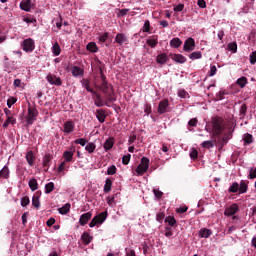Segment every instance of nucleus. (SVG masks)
<instances>
[{
  "instance_id": "nucleus-1",
  "label": "nucleus",
  "mask_w": 256,
  "mask_h": 256,
  "mask_svg": "<svg viewBox=\"0 0 256 256\" xmlns=\"http://www.w3.org/2000/svg\"><path fill=\"white\" fill-rule=\"evenodd\" d=\"M100 79L102 83L100 85L94 83L95 88L103 92L104 99H107V101H110L111 103H115V101H117L115 90L113 89V85L107 83V77L103 73L102 69H100Z\"/></svg>"
},
{
  "instance_id": "nucleus-2",
  "label": "nucleus",
  "mask_w": 256,
  "mask_h": 256,
  "mask_svg": "<svg viewBox=\"0 0 256 256\" xmlns=\"http://www.w3.org/2000/svg\"><path fill=\"white\" fill-rule=\"evenodd\" d=\"M92 99L94 101V105H96V107H104V105L106 107H111V101H108L107 99L103 100V97H101V94L97 93V91H93L92 92Z\"/></svg>"
},
{
  "instance_id": "nucleus-3",
  "label": "nucleus",
  "mask_w": 256,
  "mask_h": 256,
  "mask_svg": "<svg viewBox=\"0 0 256 256\" xmlns=\"http://www.w3.org/2000/svg\"><path fill=\"white\" fill-rule=\"evenodd\" d=\"M212 131L214 137H219L223 133V119L214 118L212 120Z\"/></svg>"
},
{
  "instance_id": "nucleus-4",
  "label": "nucleus",
  "mask_w": 256,
  "mask_h": 256,
  "mask_svg": "<svg viewBox=\"0 0 256 256\" xmlns=\"http://www.w3.org/2000/svg\"><path fill=\"white\" fill-rule=\"evenodd\" d=\"M107 217H108L107 211L94 216L91 222L89 223V227L93 228L96 225H101L105 223V221L107 220Z\"/></svg>"
},
{
  "instance_id": "nucleus-5",
  "label": "nucleus",
  "mask_w": 256,
  "mask_h": 256,
  "mask_svg": "<svg viewBox=\"0 0 256 256\" xmlns=\"http://www.w3.org/2000/svg\"><path fill=\"white\" fill-rule=\"evenodd\" d=\"M37 115H39V111L35 107H28V115L26 117L27 125H33L37 119Z\"/></svg>"
},
{
  "instance_id": "nucleus-6",
  "label": "nucleus",
  "mask_w": 256,
  "mask_h": 256,
  "mask_svg": "<svg viewBox=\"0 0 256 256\" xmlns=\"http://www.w3.org/2000/svg\"><path fill=\"white\" fill-rule=\"evenodd\" d=\"M147 169H149V158L142 157L141 163L138 165L136 172L138 175H143L147 173Z\"/></svg>"
},
{
  "instance_id": "nucleus-7",
  "label": "nucleus",
  "mask_w": 256,
  "mask_h": 256,
  "mask_svg": "<svg viewBox=\"0 0 256 256\" xmlns=\"http://www.w3.org/2000/svg\"><path fill=\"white\" fill-rule=\"evenodd\" d=\"M46 81H48L50 85H55L56 87H61V85H63V81L61 80V77L51 73H49L46 76Z\"/></svg>"
},
{
  "instance_id": "nucleus-8",
  "label": "nucleus",
  "mask_w": 256,
  "mask_h": 256,
  "mask_svg": "<svg viewBox=\"0 0 256 256\" xmlns=\"http://www.w3.org/2000/svg\"><path fill=\"white\" fill-rule=\"evenodd\" d=\"M23 51L33 53L35 50V41L31 38L25 39L22 43Z\"/></svg>"
},
{
  "instance_id": "nucleus-9",
  "label": "nucleus",
  "mask_w": 256,
  "mask_h": 256,
  "mask_svg": "<svg viewBox=\"0 0 256 256\" xmlns=\"http://www.w3.org/2000/svg\"><path fill=\"white\" fill-rule=\"evenodd\" d=\"M158 113L159 115H165V113H169V100L163 99L159 102Z\"/></svg>"
},
{
  "instance_id": "nucleus-10",
  "label": "nucleus",
  "mask_w": 256,
  "mask_h": 256,
  "mask_svg": "<svg viewBox=\"0 0 256 256\" xmlns=\"http://www.w3.org/2000/svg\"><path fill=\"white\" fill-rule=\"evenodd\" d=\"M195 49V39L192 37H189L185 40L183 50L186 51V53H189L191 51H194Z\"/></svg>"
},
{
  "instance_id": "nucleus-11",
  "label": "nucleus",
  "mask_w": 256,
  "mask_h": 256,
  "mask_svg": "<svg viewBox=\"0 0 256 256\" xmlns=\"http://www.w3.org/2000/svg\"><path fill=\"white\" fill-rule=\"evenodd\" d=\"M51 161H53V155L51 154H45L42 159V165L45 168L44 171H49V168L51 167Z\"/></svg>"
},
{
  "instance_id": "nucleus-12",
  "label": "nucleus",
  "mask_w": 256,
  "mask_h": 256,
  "mask_svg": "<svg viewBox=\"0 0 256 256\" xmlns=\"http://www.w3.org/2000/svg\"><path fill=\"white\" fill-rule=\"evenodd\" d=\"M237 211H239V205L234 203L230 207L225 209L224 215L226 217H233V215H235V213H237Z\"/></svg>"
},
{
  "instance_id": "nucleus-13",
  "label": "nucleus",
  "mask_w": 256,
  "mask_h": 256,
  "mask_svg": "<svg viewBox=\"0 0 256 256\" xmlns=\"http://www.w3.org/2000/svg\"><path fill=\"white\" fill-rule=\"evenodd\" d=\"M92 217H93V213H91V212L82 214L79 218V223H80L81 227H85V224L89 223V221L91 220Z\"/></svg>"
},
{
  "instance_id": "nucleus-14",
  "label": "nucleus",
  "mask_w": 256,
  "mask_h": 256,
  "mask_svg": "<svg viewBox=\"0 0 256 256\" xmlns=\"http://www.w3.org/2000/svg\"><path fill=\"white\" fill-rule=\"evenodd\" d=\"M159 43V36L153 35L149 39L146 40V44L151 47V49H155Z\"/></svg>"
},
{
  "instance_id": "nucleus-15",
  "label": "nucleus",
  "mask_w": 256,
  "mask_h": 256,
  "mask_svg": "<svg viewBox=\"0 0 256 256\" xmlns=\"http://www.w3.org/2000/svg\"><path fill=\"white\" fill-rule=\"evenodd\" d=\"M170 59H172V61H175V63H186L187 62V58L181 54H170Z\"/></svg>"
},
{
  "instance_id": "nucleus-16",
  "label": "nucleus",
  "mask_w": 256,
  "mask_h": 256,
  "mask_svg": "<svg viewBox=\"0 0 256 256\" xmlns=\"http://www.w3.org/2000/svg\"><path fill=\"white\" fill-rule=\"evenodd\" d=\"M73 131H75V122L74 121H66L64 123V133H73Z\"/></svg>"
},
{
  "instance_id": "nucleus-17",
  "label": "nucleus",
  "mask_w": 256,
  "mask_h": 256,
  "mask_svg": "<svg viewBox=\"0 0 256 256\" xmlns=\"http://www.w3.org/2000/svg\"><path fill=\"white\" fill-rule=\"evenodd\" d=\"M198 235H199V237H201V239H209V237H211V235H213V231H211V229L202 228L198 232Z\"/></svg>"
},
{
  "instance_id": "nucleus-18",
  "label": "nucleus",
  "mask_w": 256,
  "mask_h": 256,
  "mask_svg": "<svg viewBox=\"0 0 256 256\" xmlns=\"http://www.w3.org/2000/svg\"><path fill=\"white\" fill-rule=\"evenodd\" d=\"M74 153H75V148H70V151H64L63 153L64 161H66V163H71V161H73Z\"/></svg>"
},
{
  "instance_id": "nucleus-19",
  "label": "nucleus",
  "mask_w": 256,
  "mask_h": 256,
  "mask_svg": "<svg viewBox=\"0 0 256 256\" xmlns=\"http://www.w3.org/2000/svg\"><path fill=\"white\" fill-rule=\"evenodd\" d=\"M96 119H98L99 123H105V119H107V114H105V110L97 109Z\"/></svg>"
},
{
  "instance_id": "nucleus-20",
  "label": "nucleus",
  "mask_w": 256,
  "mask_h": 256,
  "mask_svg": "<svg viewBox=\"0 0 256 256\" xmlns=\"http://www.w3.org/2000/svg\"><path fill=\"white\" fill-rule=\"evenodd\" d=\"M71 73L73 77H81L85 74V71L79 66H73L71 68Z\"/></svg>"
},
{
  "instance_id": "nucleus-21",
  "label": "nucleus",
  "mask_w": 256,
  "mask_h": 256,
  "mask_svg": "<svg viewBox=\"0 0 256 256\" xmlns=\"http://www.w3.org/2000/svg\"><path fill=\"white\" fill-rule=\"evenodd\" d=\"M113 145H115V138L110 137L104 142L103 148L105 151H110V149H113Z\"/></svg>"
},
{
  "instance_id": "nucleus-22",
  "label": "nucleus",
  "mask_w": 256,
  "mask_h": 256,
  "mask_svg": "<svg viewBox=\"0 0 256 256\" xmlns=\"http://www.w3.org/2000/svg\"><path fill=\"white\" fill-rule=\"evenodd\" d=\"M82 87H84V89H86V91H88V93H93L95 90H93V88H91V81H89V79L87 78H83L80 81Z\"/></svg>"
},
{
  "instance_id": "nucleus-23",
  "label": "nucleus",
  "mask_w": 256,
  "mask_h": 256,
  "mask_svg": "<svg viewBox=\"0 0 256 256\" xmlns=\"http://www.w3.org/2000/svg\"><path fill=\"white\" fill-rule=\"evenodd\" d=\"M127 41V36L123 33H119L115 36V43H118V45H123V43H127Z\"/></svg>"
},
{
  "instance_id": "nucleus-24",
  "label": "nucleus",
  "mask_w": 256,
  "mask_h": 256,
  "mask_svg": "<svg viewBox=\"0 0 256 256\" xmlns=\"http://www.w3.org/2000/svg\"><path fill=\"white\" fill-rule=\"evenodd\" d=\"M81 241H83L84 245H89L93 241V236L89 235V232H83Z\"/></svg>"
},
{
  "instance_id": "nucleus-25",
  "label": "nucleus",
  "mask_w": 256,
  "mask_h": 256,
  "mask_svg": "<svg viewBox=\"0 0 256 256\" xmlns=\"http://www.w3.org/2000/svg\"><path fill=\"white\" fill-rule=\"evenodd\" d=\"M26 161L30 167H33V164L35 163V155L33 154V151H28L26 154Z\"/></svg>"
},
{
  "instance_id": "nucleus-26",
  "label": "nucleus",
  "mask_w": 256,
  "mask_h": 256,
  "mask_svg": "<svg viewBox=\"0 0 256 256\" xmlns=\"http://www.w3.org/2000/svg\"><path fill=\"white\" fill-rule=\"evenodd\" d=\"M168 57L166 53H161L156 58V63H159V65H165V62L168 61Z\"/></svg>"
},
{
  "instance_id": "nucleus-27",
  "label": "nucleus",
  "mask_w": 256,
  "mask_h": 256,
  "mask_svg": "<svg viewBox=\"0 0 256 256\" xmlns=\"http://www.w3.org/2000/svg\"><path fill=\"white\" fill-rule=\"evenodd\" d=\"M249 189V186L245 183V181L241 180L240 185L238 184V191L240 195H243V193H247Z\"/></svg>"
},
{
  "instance_id": "nucleus-28",
  "label": "nucleus",
  "mask_w": 256,
  "mask_h": 256,
  "mask_svg": "<svg viewBox=\"0 0 256 256\" xmlns=\"http://www.w3.org/2000/svg\"><path fill=\"white\" fill-rule=\"evenodd\" d=\"M20 9L27 12L31 11V0H25L24 2H21Z\"/></svg>"
},
{
  "instance_id": "nucleus-29",
  "label": "nucleus",
  "mask_w": 256,
  "mask_h": 256,
  "mask_svg": "<svg viewBox=\"0 0 256 256\" xmlns=\"http://www.w3.org/2000/svg\"><path fill=\"white\" fill-rule=\"evenodd\" d=\"M87 51H90V53H97L99 51V48L97 47V44L95 42H89L86 45Z\"/></svg>"
},
{
  "instance_id": "nucleus-30",
  "label": "nucleus",
  "mask_w": 256,
  "mask_h": 256,
  "mask_svg": "<svg viewBox=\"0 0 256 256\" xmlns=\"http://www.w3.org/2000/svg\"><path fill=\"white\" fill-rule=\"evenodd\" d=\"M183 45V41H181L179 38H173L170 40V47H174L175 49H179Z\"/></svg>"
},
{
  "instance_id": "nucleus-31",
  "label": "nucleus",
  "mask_w": 256,
  "mask_h": 256,
  "mask_svg": "<svg viewBox=\"0 0 256 256\" xmlns=\"http://www.w3.org/2000/svg\"><path fill=\"white\" fill-rule=\"evenodd\" d=\"M17 123V119L13 118L12 116H8L7 120L3 123V128L7 129L9 125H15Z\"/></svg>"
},
{
  "instance_id": "nucleus-32",
  "label": "nucleus",
  "mask_w": 256,
  "mask_h": 256,
  "mask_svg": "<svg viewBox=\"0 0 256 256\" xmlns=\"http://www.w3.org/2000/svg\"><path fill=\"white\" fill-rule=\"evenodd\" d=\"M9 167L8 166H4L1 170H0V179H9Z\"/></svg>"
},
{
  "instance_id": "nucleus-33",
  "label": "nucleus",
  "mask_w": 256,
  "mask_h": 256,
  "mask_svg": "<svg viewBox=\"0 0 256 256\" xmlns=\"http://www.w3.org/2000/svg\"><path fill=\"white\" fill-rule=\"evenodd\" d=\"M60 215H67L71 211V204L66 203L64 206L58 209Z\"/></svg>"
},
{
  "instance_id": "nucleus-34",
  "label": "nucleus",
  "mask_w": 256,
  "mask_h": 256,
  "mask_svg": "<svg viewBox=\"0 0 256 256\" xmlns=\"http://www.w3.org/2000/svg\"><path fill=\"white\" fill-rule=\"evenodd\" d=\"M95 149H97V145H95L93 142H88L85 146V151L90 154L95 153Z\"/></svg>"
},
{
  "instance_id": "nucleus-35",
  "label": "nucleus",
  "mask_w": 256,
  "mask_h": 256,
  "mask_svg": "<svg viewBox=\"0 0 256 256\" xmlns=\"http://www.w3.org/2000/svg\"><path fill=\"white\" fill-rule=\"evenodd\" d=\"M111 187H113V181L107 178L104 185V193H111Z\"/></svg>"
},
{
  "instance_id": "nucleus-36",
  "label": "nucleus",
  "mask_w": 256,
  "mask_h": 256,
  "mask_svg": "<svg viewBox=\"0 0 256 256\" xmlns=\"http://www.w3.org/2000/svg\"><path fill=\"white\" fill-rule=\"evenodd\" d=\"M28 185L31 191H37L39 189V183H37V179L33 178L28 182Z\"/></svg>"
},
{
  "instance_id": "nucleus-37",
  "label": "nucleus",
  "mask_w": 256,
  "mask_h": 256,
  "mask_svg": "<svg viewBox=\"0 0 256 256\" xmlns=\"http://www.w3.org/2000/svg\"><path fill=\"white\" fill-rule=\"evenodd\" d=\"M237 85H239V87L241 89L245 88V85H247L248 83V80H247V77L245 76H242L240 77L237 81H236Z\"/></svg>"
},
{
  "instance_id": "nucleus-38",
  "label": "nucleus",
  "mask_w": 256,
  "mask_h": 256,
  "mask_svg": "<svg viewBox=\"0 0 256 256\" xmlns=\"http://www.w3.org/2000/svg\"><path fill=\"white\" fill-rule=\"evenodd\" d=\"M53 191H55V183L53 182H49L45 185V193L49 194V193H53Z\"/></svg>"
},
{
  "instance_id": "nucleus-39",
  "label": "nucleus",
  "mask_w": 256,
  "mask_h": 256,
  "mask_svg": "<svg viewBox=\"0 0 256 256\" xmlns=\"http://www.w3.org/2000/svg\"><path fill=\"white\" fill-rule=\"evenodd\" d=\"M52 53L55 55V57H58V55H61V46H59V43H55L52 47Z\"/></svg>"
},
{
  "instance_id": "nucleus-40",
  "label": "nucleus",
  "mask_w": 256,
  "mask_h": 256,
  "mask_svg": "<svg viewBox=\"0 0 256 256\" xmlns=\"http://www.w3.org/2000/svg\"><path fill=\"white\" fill-rule=\"evenodd\" d=\"M165 223H168L170 227H175V225H177V220H175V217L173 216H167L165 218Z\"/></svg>"
},
{
  "instance_id": "nucleus-41",
  "label": "nucleus",
  "mask_w": 256,
  "mask_h": 256,
  "mask_svg": "<svg viewBox=\"0 0 256 256\" xmlns=\"http://www.w3.org/2000/svg\"><path fill=\"white\" fill-rule=\"evenodd\" d=\"M237 191H239V183L233 182L228 189V193H237Z\"/></svg>"
},
{
  "instance_id": "nucleus-42",
  "label": "nucleus",
  "mask_w": 256,
  "mask_h": 256,
  "mask_svg": "<svg viewBox=\"0 0 256 256\" xmlns=\"http://www.w3.org/2000/svg\"><path fill=\"white\" fill-rule=\"evenodd\" d=\"M203 57V55L201 54V52L197 51V52H192L189 55V58L192 59V61H195V59H201Z\"/></svg>"
},
{
  "instance_id": "nucleus-43",
  "label": "nucleus",
  "mask_w": 256,
  "mask_h": 256,
  "mask_svg": "<svg viewBox=\"0 0 256 256\" xmlns=\"http://www.w3.org/2000/svg\"><path fill=\"white\" fill-rule=\"evenodd\" d=\"M76 145H81V147H85L87 145V139L85 138H78L74 141Z\"/></svg>"
},
{
  "instance_id": "nucleus-44",
  "label": "nucleus",
  "mask_w": 256,
  "mask_h": 256,
  "mask_svg": "<svg viewBox=\"0 0 256 256\" xmlns=\"http://www.w3.org/2000/svg\"><path fill=\"white\" fill-rule=\"evenodd\" d=\"M201 146L203 147V149H211L213 147V141H204L202 142Z\"/></svg>"
},
{
  "instance_id": "nucleus-45",
  "label": "nucleus",
  "mask_w": 256,
  "mask_h": 256,
  "mask_svg": "<svg viewBox=\"0 0 256 256\" xmlns=\"http://www.w3.org/2000/svg\"><path fill=\"white\" fill-rule=\"evenodd\" d=\"M149 31H151V22H149V20H146L143 25V32L149 33Z\"/></svg>"
},
{
  "instance_id": "nucleus-46",
  "label": "nucleus",
  "mask_w": 256,
  "mask_h": 256,
  "mask_svg": "<svg viewBox=\"0 0 256 256\" xmlns=\"http://www.w3.org/2000/svg\"><path fill=\"white\" fill-rule=\"evenodd\" d=\"M228 50L232 51V53H237V42L229 43Z\"/></svg>"
},
{
  "instance_id": "nucleus-47",
  "label": "nucleus",
  "mask_w": 256,
  "mask_h": 256,
  "mask_svg": "<svg viewBox=\"0 0 256 256\" xmlns=\"http://www.w3.org/2000/svg\"><path fill=\"white\" fill-rule=\"evenodd\" d=\"M32 205H33V207H35L36 209H39V208L41 207V202L39 201V198L33 197V198H32Z\"/></svg>"
},
{
  "instance_id": "nucleus-48",
  "label": "nucleus",
  "mask_w": 256,
  "mask_h": 256,
  "mask_svg": "<svg viewBox=\"0 0 256 256\" xmlns=\"http://www.w3.org/2000/svg\"><path fill=\"white\" fill-rule=\"evenodd\" d=\"M107 39H109V33H107V32H105L104 34H102L98 37V41L100 43H105V41H107Z\"/></svg>"
},
{
  "instance_id": "nucleus-49",
  "label": "nucleus",
  "mask_w": 256,
  "mask_h": 256,
  "mask_svg": "<svg viewBox=\"0 0 256 256\" xmlns=\"http://www.w3.org/2000/svg\"><path fill=\"white\" fill-rule=\"evenodd\" d=\"M244 143H246L247 145H251V143H253V135L246 134V136L244 137Z\"/></svg>"
},
{
  "instance_id": "nucleus-50",
  "label": "nucleus",
  "mask_w": 256,
  "mask_h": 256,
  "mask_svg": "<svg viewBox=\"0 0 256 256\" xmlns=\"http://www.w3.org/2000/svg\"><path fill=\"white\" fill-rule=\"evenodd\" d=\"M115 173H117V167L115 165H112L107 169V175H115Z\"/></svg>"
},
{
  "instance_id": "nucleus-51",
  "label": "nucleus",
  "mask_w": 256,
  "mask_h": 256,
  "mask_svg": "<svg viewBox=\"0 0 256 256\" xmlns=\"http://www.w3.org/2000/svg\"><path fill=\"white\" fill-rule=\"evenodd\" d=\"M15 103H17V98L15 97H11L7 100V106L9 107V109H11V107H13Z\"/></svg>"
},
{
  "instance_id": "nucleus-52",
  "label": "nucleus",
  "mask_w": 256,
  "mask_h": 256,
  "mask_svg": "<svg viewBox=\"0 0 256 256\" xmlns=\"http://www.w3.org/2000/svg\"><path fill=\"white\" fill-rule=\"evenodd\" d=\"M163 219H165V212H158L156 215V220L159 223H163Z\"/></svg>"
},
{
  "instance_id": "nucleus-53",
  "label": "nucleus",
  "mask_w": 256,
  "mask_h": 256,
  "mask_svg": "<svg viewBox=\"0 0 256 256\" xmlns=\"http://www.w3.org/2000/svg\"><path fill=\"white\" fill-rule=\"evenodd\" d=\"M240 115L245 117L247 115V104H242L240 107Z\"/></svg>"
},
{
  "instance_id": "nucleus-54",
  "label": "nucleus",
  "mask_w": 256,
  "mask_h": 256,
  "mask_svg": "<svg viewBox=\"0 0 256 256\" xmlns=\"http://www.w3.org/2000/svg\"><path fill=\"white\" fill-rule=\"evenodd\" d=\"M129 161H131V154L124 155L122 157V163L123 165H129Z\"/></svg>"
},
{
  "instance_id": "nucleus-55",
  "label": "nucleus",
  "mask_w": 256,
  "mask_h": 256,
  "mask_svg": "<svg viewBox=\"0 0 256 256\" xmlns=\"http://www.w3.org/2000/svg\"><path fill=\"white\" fill-rule=\"evenodd\" d=\"M197 123H199V120L197 118H192L188 122V126L190 127H197Z\"/></svg>"
},
{
  "instance_id": "nucleus-56",
  "label": "nucleus",
  "mask_w": 256,
  "mask_h": 256,
  "mask_svg": "<svg viewBox=\"0 0 256 256\" xmlns=\"http://www.w3.org/2000/svg\"><path fill=\"white\" fill-rule=\"evenodd\" d=\"M30 203V200L28 198V196H25L21 199V206L22 207H27V205H29Z\"/></svg>"
},
{
  "instance_id": "nucleus-57",
  "label": "nucleus",
  "mask_w": 256,
  "mask_h": 256,
  "mask_svg": "<svg viewBox=\"0 0 256 256\" xmlns=\"http://www.w3.org/2000/svg\"><path fill=\"white\" fill-rule=\"evenodd\" d=\"M185 9V4H178L177 6H174V11L176 13H181Z\"/></svg>"
},
{
  "instance_id": "nucleus-58",
  "label": "nucleus",
  "mask_w": 256,
  "mask_h": 256,
  "mask_svg": "<svg viewBox=\"0 0 256 256\" xmlns=\"http://www.w3.org/2000/svg\"><path fill=\"white\" fill-rule=\"evenodd\" d=\"M217 74V66L216 65H213L210 67V72H209V76L210 77H213L214 75Z\"/></svg>"
},
{
  "instance_id": "nucleus-59",
  "label": "nucleus",
  "mask_w": 256,
  "mask_h": 256,
  "mask_svg": "<svg viewBox=\"0 0 256 256\" xmlns=\"http://www.w3.org/2000/svg\"><path fill=\"white\" fill-rule=\"evenodd\" d=\"M250 63H251V65H255V63H256V51H253L250 54Z\"/></svg>"
},
{
  "instance_id": "nucleus-60",
  "label": "nucleus",
  "mask_w": 256,
  "mask_h": 256,
  "mask_svg": "<svg viewBox=\"0 0 256 256\" xmlns=\"http://www.w3.org/2000/svg\"><path fill=\"white\" fill-rule=\"evenodd\" d=\"M248 179H256V167H255V169H253V168L250 169Z\"/></svg>"
},
{
  "instance_id": "nucleus-61",
  "label": "nucleus",
  "mask_w": 256,
  "mask_h": 256,
  "mask_svg": "<svg viewBox=\"0 0 256 256\" xmlns=\"http://www.w3.org/2000/svg\"><path fill=\"white\" fill-rule=\"evenodd\" d=\"M144 113H146V115H151L152 113L151 104H146L144 106Z\"/></svg>"
},
{
  "instance_id": "nucleus-62",
  "label": "nucleus",
  "mask_w": 256,
  "mask_h": 256,
  "mask_svg": "<svg viewBox=\"0 0 256 256\" xmlns=\"http://www.w3.org/2000/svg\"><path fill=\"white\" fill-rule=\"evenodd\" d=\"M115 197H117V194L108 198L107 203H108L109 207H113V205L115 204Z\"/></svg>"
},
{
  "instance_id": "nucleus-63",
  "label": "nucleus",
  "mask_w": 256,
  "mask_h": 256,
  "mask_svg": "<svg viewBox=\"0 0 256 256\" xmlns=\"http://www.w3.org/2000/svg\"><path fill=\"white\" fill-rule=\"evenodd\" d=\"M178 95H179V97H181V99H186L187 95H189V93H187V91H185V90H179Z\"/></svg>"
},
{
  "instance_id": "nucleus-64",
  "label": "nucleus",
  "mask_w": 256,
  "mask_h": 256,
  "mask_svg": "<svg viewBox=\"0 0 256 256\" xmlns=\"http://www.w3.org/2000/svg\"><path fill=\"white\" fill-rule=\"evenodd\" d=\"M153 193L157 199H161V197H163V193L158 189H154Z\"/></svg>"
}]
</instances>
